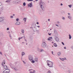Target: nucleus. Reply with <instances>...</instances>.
Returning <instances> with one entry per match:
<instances>
[{
	"label": "nucleus",
	"instance_id": "f257e3e1",
	"mask_svg": "<svg viewBox=\"0 0 73 73\" xmlns=\"http://www.w3.org/2000/svg\"><path fill=\"white\" fill-rule=\"evenodd\" d=\"M39 4L42 10V11H44L45 8V3L44 2L41 1L39 3Z\"/></svg>",
	"mask_w": 73,
	"mask_h": 73
},
{
	"label": "nucleus",
	"instance_id": "f03ea898",
	"mask_svg": "<svg viewBox=\"0 0 73 73\" xmlns=\"http://www.w3.org/2000/svg\"><path fill=\"white\" fill-rule=\"evenodd\" d=\"M28 57L29 60L31 61L32 63H35V61L33 60V57L32 56V55H30Z\"/></svg>",
	"mask_w": 73,
	"mask_h": 73
},
{
	"label": "nucleus",
	"instance_id": "7ed1b4c3",
	"mask_svg": "<svg viewBox=\"0 0 73 73\" xmlns=\"http://www.w3.org/2000/svg\"><path fill=\"white\" fill-rule=\"evenodd\" d=\"M41 46L42 48H45L46 46V42H42V43Z\"/></svg>",
	"mask_w": 73,
	"mask_h": 73
},
{
	"label": "nucleus",
	"instance_id": "20e7f679",
	"mask_svg": "<svg viewBox=\"0 0 73 73\" xmlns=\"http://www.w3.org/2000/svg\"><path fill=\"white\" fill-rule=\"evenodd\" d=\"M5 64V61L3 62L2 63V65L3 66H4V68L5 69H7L8 67H7V66L6 65L4 66V64Z\"/></svg>",
	"mask_w": 73,
	"mask_h": 73
},
{
	"label": "nucleus",
	"instance_id": "39448f33",
	"mask_svg": "<svg viewBox=\"0 0 73 73\" xmlns=\"http://www.w3.org/2000/svg\"><path fill=\"white\" fill-rule=\"evenodd\" d=\"M10 70L9 69H6L3 72V73H9Z\"/></svg>",
	"mask_w": 73,
	"mask_h": 73
},
{
	"label": "nucleus",
	"instance_id": "423d86ee",
	"mask_svg": "<svg viewBox=\"0 0 73 73\" xmlns=\"http://www.w3.org/2000/svg\"><path fill=\"white\" fill-rule=\"evenodd\" d=\"M37 50L39 52H44V50L42 49H40L39 48H37Z\"/></svg>",
	"mask_w": 73,
	"mask_h": 73
},
{
	"label": "nucleus",
	"instance_id": "0eeeda50",
	"mask_svg": "<svg viewBox=\"0 0 73 73\" xmlns=\"http://www.w3.org/2000/svg\"><path fill=\"white\" fill-rule=\"evenodd\" d=\"M47 65L51 64H53V62L51 61H49V60H47Z\"/></svg>",
	"mask_w": 73,
	"mask_h": 73
},
{
	"label": "nucleus",
	"instance_id": "6e6552de",
	"mask_svg": "<svg viewBox=\"0 0 73 73\" xmlns=\"http://www.w3.org/2000/svg\"><path fill=\"white\" fill-rule=\"evenodd\" d=\"M55 39L56 41H57V42H58V41H59V39L57 36H55Z\"/></svg>",
	"mask_w": 73,
	"mask_h": 73
},
{
	"label": "nucleus",
	"instance_id": "1a4fd4ad",
	"mask_svg": "<svg viewBox=\"0 0 73 73\" xmlns=\"http://www.w3.org/2000/svg\"><path fill=\"white\" fill-rule=\"evenodd\" d=\"M1 22H2V21H4L5 19L3 17H0Z\"/></svg>",
	"mask_w": 73,
	"mask_h": 73
},
{
	"label": "nucleus",
	"instance_id": "9d476101",
	"mask_svg": "<svg viewBox=\"0 0 73 73\" xmlns=\"http://www.w3.org/2000/svg\"><path fill=\"white\" fill-rule=\"evenodd\" d=\"M54 33L55 35H58V33L57 32V30H54Z\"/></svg>",
	"mask_w": 73,
	"mask_h": 73
},
{
	"label": "nucleus",
	"instance_id": "9b49d317",
	"mask_svg": "<svg viewBox=\"0 0 73 73\" xmlns=\"http://www.w3.org/2000/svg\"><path fill=\"white\" fill-rule=\"evenodd\" d=\"M47 65H48L49 67L51 68L52 67H53V63H52L51 64H48Z\"/></svg>",
	"mask_w": 73,
	"mask_h": 73
},
{
	"label": "nucleus",
	"instance_id": "f8f14e48",
	"mask_svg": "<svg viewBox=\"0 0 73 73\" xmlns=\"http://www.w3.org/2000/svg\"><path fill=\"white\" fill-rule=\"evenodd\" d=\"M52 37H49V38H48L47 39L48 40V41H52Z\"/></svg>",
	"mask_w": 73,
	"mask_h": 73
},
{
	"label": "nucleus",
	"instance_id": "ddd939ff",
	"mask_svg": "<svg viewBox=\"0 0 73 73\" xmlns=\"http://www.w3.org/2000/svg\"><path fill=\"white\" fill-rule=\"evenodd\" d=\"M68 18L70 20H72V16L71 15H69L68 16Z\"/></svg>",
	"mask_w": 73,
	"mask_h": 73
},
{
	"label": "nucleus",
	"instance_id": "4468645a",
	"mask_svg": "<svg viewBox=\"0 0 73 73\" xmlns=\"http://www.w3.org/2000/svg\"><path fill=\"white\" fill-rule=\"evenodd\" d=\"M20 22H18L15 23L16 25H20Z\"/></svg>",
	"mask_w": 73,
	"mask_h": 73
},
{
	"label": "nucleus",
	"instance_id": "2eb2a0df",
	"mask_svg": "<svg viewBox=\"0 0 73 73\" xmlns=\"http://www.w3.org/2000/svg\"><path fill=\"white\" fill-rule=\"evenodd\" d=\"M10 66H11V67L13 69H14V70H17V68H14V67H13L12 66V65H10Z\"/></svg>",
	"mask_w": 73,
	"mask_h": 73
},
{
	"label": "nucleus",
	"instance_id": "dca6fc26",
	"mask_svg": "<svg viewBox=\"0 0 73 73\" xmlns=\"http://www.w3.org/2000/svg\"><path fill=\"white\" fill-rule=\"evenodd\" d=\"M64 66V65L62 64H60L59 65V66L61 68H63V66Z\"/></svg>",
	"mask_w": 73,
	"mask_h": 73
},
{
	"label": "nucleus",
	"instance_id": "f3484780",
	"mask_svg": "<svg viewBox=\"0 0 73 73\" xmlns=\"http://www.w3.org/2000/svg\"><path fill=\"white\" fill-rule=\"evenodd\" d=\"M25 38V36H22L21 37H19L18 38V40H20V39H21V38Z\"/></svg>",
	"mask_w": 73,
	"mask_h": 73
},
{
	"label": "nucleus",
	"instance_id": "a211bd4d",
	"mask_svg": "<svg viewBox=\"0 0 73 73\" xmlns=\"http://www.w3.org/2000/svg\"><path fill=\"white\" fill-rule=\"evenodd\" d=\"M32 3H29V4L28 5V6L29 7H32L31 6H32Z\"/></svg>",
	"mask_w": 73,
	"mask_h": 73
},
{
	"label": "nucleus",
	"instance_id": "6ab92c4d",
	"mask_svg": "<svg viewBox=\"0 0 73 73\" xmlns=\"http://www.w3.org/2000/svg\"><path fill=\"white\" fill-rule=\"evenodd\" d=\"M34 28L35 29H36V31H37V30H36V28H37V26H36V24H35L34 25Z\"/></svg>",
	"mask_w": 73,
	"mask_h": 73
},
{
	"label": "nucleus",
	"instance_id": "aec40b11",
	"mask_svg": "<svg viewBox=\"0 0 73 73\" xmlns=\"http://www.w3.org/2000/svg\"><path fill=\"white\" fill-rule=\"evenodd\" d=\"M24 30L23 29H22L21 30V32H22V33H24Z\"/></svg>",
	"mask_w": 73,
	"mask_h": 73
},
{
	"label": "nucleus",
	"instance_id": "412c9836",
	"mask_svg": "<svg viewBox=\"0 0 73 73\" xmlns=\"http://www.w3.org/2000/svg\"><path fill=\"white\" fill-rule=\"evenodd\" d=\"M57 54L58 56H60L61 55V52H59Z\"/></svg>",
	"mask_w": 73,
	"mask_h": 73
},
{
	"label": "nucleus",
	"instance_id": "4be33fe9",
	"mask_svg": "<svg viewBox=\"0 0 73 73\" xmlns=\"http://www.w3.org/2000/svg\"><path fill=\"white\" fill-rule=\"evenodd\" d=\"M59 58L60 60H61L62 61H64V60H65V59L64 58Z\"/></svg>",
	"mask_w": 73,
	"mask_h": 73
},
{
	"label": "nucleus",
	"instance_id": "5701e85b",
	"mask_svg": "<svg viewBox=\"0 0 73 73\" xmlns=\"http://www.w3.org/2000/svg\"><path fill=\"white\" fill-rule=\"evenodd\" d=\"M13 4H17L16 3V1H13Z\"/></svg>",
	"mask_w": 73,
	"mask_h": 73
},
{
	"label": "nucleus",
	"instance_id": "b1692460",
	"mask_svg": "<svg viewBox=\"0 0 73 73\" xmlns=\"http://www.w3.org/2000/svg\"><path fill=\"white\" fill-rule=\"evenodd\" d=\"M25 55V52H22V56H24V55Z\"/></svg>",
	"mask_w": 73,
	"mask_h": 73
},
{
	"label": "nucleus",
	"instance_id": "393cba45",
	"mask_svg": "<svg viewBox=\"0 0 73 73\" xmlns=\"http://www.w3.org/2000/svg\"><path fill=\"white\" fill-rule=\"evenodd\" d=\"M69 39H71L72 38V36H71V35L70 34L69 35Z\"/></svg>",
	"mask_w": 73,
	"mask_h": 73
},
{
	"label": "nucleus",
	"instance_id": "a878e982",
	"mask_svg": "<svg viewBox=\"0 0 73 73\" xmlns=\"http://www.w3.org/2000/svg\"><path fill=\"white\" fill-rule=\"evenodd\" d=\"M15 1H16V3L17 4V3H19V0H16Z\"/></svg>",
	"mask_w": 73,
	"mask_h": 73
},
{
	"label": "nucleus",
	"instance_id": "bb28decb",
	"mask_svg": "<svg viewBox=\"0 0 73 73\" xmlns=\"http://www.w3.org/2000/svg\"><path fill=\"white\" fill-rule=\"evenodd\" d=\"M54 46L55 47H57V44H56V43H54Z\"/></svg>",
	"mask_w": 73,
	"mask_h": 73
},
{
	"label": "nucleus",
	"instance_id": "cd10ccee",
	"mask_svg": "<svg viewBox=\"0 0 73 73\" xmlns=\"http://www.w3.org/2000/svg\"><path fill=\"white\" fill-rule=\"evenodd\" d=\"M30 73H35V70H33V72L31 71Z\"/></svg>",
	"mask_w": 73,
	"mask_h": 73
},
{
	"label": "nucleus",
	"instance_id": "c85d7f7f",
	"mask_svg": "<svg viewBox=\"0 0 73 73\" xmlns=\"http://www.w3.org/2000/svg\"><path fill=\"white\" fill-rule=\"evenodd\" d=\"M23 6H25L26 5V3H25V2L23 3Z\"/></svg>",
	"mask_w": 73,
	"mask_h": 73
},
{
	"label": "nucleus",
	"instance_id": "c756f323",
	"mask_svg": "<svg viewBox=\"0 0 73 73\" xmlns=\"http://www.w3.org/2000/svg\"><path fill=\"white\" fill-rule=\"evenodd\" d=\"M27 20V19H26V18H24V19H23V20L24 21H25H25H26V20Z\"/></svg>",
	"mask_w": 73,
	"mask_h": 73
},
{
	"label": "nucleus",
	"instance_id": "7c9ffc66",
	"mask_svg": "<svg viewBox=\"0 0 73 73\" xmlns=\"http://www.w3.org/2000/svg\"><path fill=\"white\" fill-rule=\"evenodd\" d=\"M8 2H9V0H7L6 1V3H8Z\"/></svg>",
	"mask_w": 73,
	"mask_h": 73
},
{
	"label": "nucleus",
	"instance_id": "2f4dec72",
	"mask_svg": "<svg viewBox=\"0 0 73 73\" xmlns=\"http://www.w3.org/2000/svg\"><path fill=\"white\" fill-rule=\"evenodd\" d=\"M33 0H27L28 1H32Z\"/></svg>",
	"mask_w": 73,
	"mask_h": 73
},
{
	"label": "nucleus",
	"instance_id": "473e14b6",
	"mask_svg": "<svg viewBox=\"0 0 73 73\" xmlns=\"http://www.w3.org/2000/svg\"><path fill=\"white\" fill-rule=\"evenodd\" d=\"M16 20L17 21H19V18H17V19H16Z\"/></svg>",
	"mask_w": 73,
	"mask_h": 73
},
{
	"label": "nucleus",
	"instance_id": "72a5a7b5",
	"mask_svg": "<svg viewBox=\"0 0 73 73\" xmlns=\"http://www.w3.org/2000/svg\"><path fill=\"white\" fill-rule=\"evenodd\" d=\"M68 7H69L70 8H71V7H72V5H68Z\"/></svg>",
	"mask_w": 73,
	"mask_h": 73
},
{
	"label": "nucleus",
	"instance_id": "f704fd0d",
	"mask_svg": "<svg viewBox=\"0 0 73 73\" xmlns=\"http://www.w3.org/2000/svg\"><path fill=\"white\" fill-rule=\"evenodd\" d=\"M9 36L10 38H11V39H12V36H11V35H9Z\"/></svg>",
	"mask_w": 73,
	"mask_h": 73
},
{
	"label": "nucleus",
	"instance_id": "c9c22d12",
	"mask_svg": "<svg viewBox=\"0 0 73 73\" xmlns=\"http://www.w3.org/2000/svg\"><path fill=\"white\" fill-rule=\"evenodd\" d=\"M10 18H11V19H12V18H13V16H11Z\"/></svg>",
	"mask_w": 73,
	"mask_h": 73
},
{
	"label": "nucleus",
	"instance_id": "e433bc0d",
	"mask_svg": "<svg viewBox=\"0 0 73 73\" xmlns=\"http://www.w3.org/2000/svg\"><path fill=\"white\" fill-rule=\"evenodd\" d=\"M23 61L24 64H26V62H24V60H23Z\"/></svg>",
	"mask_w": 73,
	"mask_h": 73
},
{
	"label": "nucleus",
	"instance_id": "4c0bfd02",
	"mask_svg": "<svg viewBox=\"0 0 73 73\" xmlns=\"http://www.w3.org/2000/svg\"><path fill=\"white\" fill-rule=\"evenodd\" d=\"M56 26V27H59V25H58L57 24H55Z\"/></svg>",
	"mask_w": 73,
	"mask_h": 73
},
{
	"label": "nucleus",
	"instance_id": "58836bf2",
	"mask_svg": "<svg viewBox=\"0 0 73 73\" xmlns=\"http://www.w3.org/2000/svg\"><path fill=\"white\" fill-rule=\"evenodd\" d=\"M62 19L65 20V17H63L62 18Z\"/></svg>",
	"mask_w": 73,
	"mask_h": 73
},
{
	"label": "nucleus",
	"instance_id": "ea45409f",
	"mask_svg": "<svg viewBox=\"0 0 73 73\" xmlns=\"http://www.w3.org/2000/svg\"><path fill=\"white\" fill-rule=\"evenodd\" d=\"M9 29L8 27L7 28V31H9Z\"/></svg>",
	"mask_w": 73,
	"mask_h": 73
},
{
	"label": "nucleus",
	"instance_id": "a19ab883",
	"mask_svg": "<svg viewBox=\"0 0 73 73\" xmlns=\"http://www.w3.org/2000/svg\"><path fill=\"white\" fill-rule=\"evenodd\" d=\"M0 54H1V55H3L2 52H0Z\"/></svg>",
	"mask_w": 73,
	"mask_h": 73
},
{
	"label": "nucleus",
	"instance_id": "79ce46f5",
	"mask_svg": "<svg viewBox=\"0 0 73 73\" xmlns=\"http://www.w3.org/2000/svg\"><path fill=\"white\" fill-rule=\"evenodd\" d=\"M62 44L63 45H65V44H64V43L63 42H62Z\"/></svg>",
	"mask_w": 73,
	"mask_h": 73
},
{
	"label": "nucleus",
	"instance_id": "37998d69",
	"mask_svg": "<svg viewBox=\"0 0 73 73\" xmlns=\"http://www.w3.org/2000/svg\"><path fill=\"white\" fill-rule=\"evenodd\" d=\"M51 53H52V54H53V55H54V54H53V51H52L51 52Z\"/></svg>",
	"mask_w": 73,
	"mask_h": 73
},
{
	"label": "nucleus",
	"instance_id": "c03bdc74",
	"mask_svg": "<svg viewBox=\"0 0 73 73\" xmlns=\"http://www.w3.org/2000/svg\"><path fill=\"white\" fill-rule=\"evenodd\" d=\"M51 73V72H50V71H49L48 72V73Z\"/></svg>",
	"mask_w": 73,
	"mask_h": 73
},
{
	"label": "nucleus",
	"instance_id": "a18cd8bd",
	"mask_svg": "<svg viewBox=\"0 0 73 73\" xmlns=\"http://www.w3.org/2000/svg\"><path fill=\"white\" fill-rule=\"evenodd\" d=\"M35 61H37V58H36L35 59Z\"/></svg>",
	"mask_w": 73,
	"mask_h": 73
},
{
	"label": "nucleus",
	"instance_id": "49530a36",
	"mask_svg": "<svg viewBox=\"0 0 73 73\" xmlns=\"http://www.w3.org/2000/svg\"><path fill=\"white\" fill-rule=\"evenodd\" d=\"M24 39H25V41H26V42H27V40L25 39V38H24Z\"/></svg>",
	"mask_w": 73,
	"mask_h": 73
},
{
	"label": "nucleus",
	"instance_id": "de8ad7c7",
	"mask_svg": "<svg viewBox=\"0 0 73 73\" xmlns=\"http://www.w3.org/2000/svg\"><path fill=\"white\" fill-rule=\"evenodd\" d=\"M37 28H39L40 27V26H37Z\"/></svg>",
	"mask_w": 73,
	"mask_h": 73
},
{
	"label": "nucleus",
	"instance_id": "09e8293b",
	"mask_svg": "<svg viewBox=\"0 0 73 73\" xmlns=\"http://www.w3.org/2000/svg\"><path fill=\"white\" fill-rule=\"evenodd\" d=\"M60 5H61V6H62V5H63V4H62V3H61L60 4Z\"/></svg>",
	"mask_w": 73,
	"mask_h": 73
},
{
	"label": "nucleus",
	"instance_id": "8fccbe9b",
	"mask_svg": "<svg viewBox=\"0 0 73 73\" xmlns=\"http://www.w3.org/2000/svg\"><path fill=\"white\" fill-rule=\"evenodd\" d=\"M57 23V24H59L60 23V22L58 21Z\"/></svg>",
	"mask_w": 73,
	"mask_h": 73
},
{
	"label": "nucleus",
	"instance_id": "3c124183",
	"mask_svg": "<svg viewBox=\"0 0 73 73\" xmlns=\"http://www.w3.org/2000/svg\"><path fill=\"white\" fill-rule=\"evenodd\" d=\"M51 34H52V33L49 34V33H48V35L50 36L51 35Z\"/></svg>",
	"mask_w": 73,
	"mask_h": 73
},
{
	"label": "nucleus",
	"instance_id": "603ef678",
	"mask_svg": "<svg viewBox=\"0 0 73 73\" xmlns=\"http://www.w3.org/2000/svg\"><path fill=\"white\" fill-rule=\"evenodd\" d=\"M2 5V4H1V3L0 2V6H1V5Z\"/></svg>",
	"mask_w": 73,
	"mask_h": 73
},
{
	"label": "nucleus",
	"instance_id": "864d4df0",
	"mask_svg": "<svg viewBox=\"0 0 73 73\" xmlns=\"http://www.w3.org/2000/svg\"><path fill=\"white\" fill-rule=\"evenodd\" d=\"M64 49H66V47H64Z\"/></svg>",
	"mask_w": 73,
	"mask_h": 73
},
{
	"label": "nucleus",
	"instance_id": "5fc2aeb1",
	"mask_svg": "<svg viewBox=\"0 0 73 73\" xmlns=\"http://www.w3.org/2000/svg\"><path fill=\"white\" fill-rule=\"evenodd\" d=\"M10 1V0H9V2H8L7 3H11V1Z\"/></svg>",
	"mask_w": 73,
	"mask_h": 73
},
{
	"label": "nucleus",
	"instance_id": "6e6d98bb",
	"mask_svg": "<svg viewBox=\"0 0 73 73\" xmlns=\"http://www.w3.org/2000/svg\"><path fill=\"white\" fill-rule=\"evenodd\" d=\"M8 34H10V32L8 31Z\"/></svg>",
	"mask_w": 73,
	"mask_h": 73
},
{
	"label": "nucleus",
	"instance_id": "4d7b16f0",
	"mask_svg": "<svg viewBox=\"0 0 73 73\" xmlns=\"http://www.w3.org/2000/svg\"><path fill=\"white\" fill-rule=\"evenodd\" d=\"M71 48L72 49H73V46H71Z\"/></svg>",
	"mask_w": 73,
	"mask_h": 73
},
{
	"label": "nucleus",
	"instance_id": "13d9d810",
	"mask_svg": "<svg viewBox=\"0 0 73 73\" xmlns=\"http://www.w3.org/2000/svg\"><path fill=\"white\" fill-rule=\"evenodd\" d=\"M31 70H32V69H30V70H29V71H31Z\"/></svg>",
	"mask_w": 73,
	"mask_h": 73
},
{
	"label": "nucleus",
	"instance_id": "bf43d9fd",
	"mask_svg": "<svg viewBox=\"0 0 73 73\" xmlns=\"http://www.w3.org/2000/svg\"><path fill=\"white\" fill-rule=\"evenodd\" d=\"M68 15H70V13H68Z\"/></svg>",
	"mask_w": 73,
	"mask_h": 73
},
{
	"label": "nucleus",
	"instance_id": "052dcab7",
	"mask_svg": "<svg viewBox=\"0 0 73 73\" xmlns=\"http://www.w3.org/2000/svg\"><path fill=\"white\" fill-rule=\"evenodd\" d=\"M48 21H50V19H48Z\"/></svg>",
	"mask_w": 73,
	"mask_h": 73
},
{
	"label": "nucleus",
	"instance_id": "680f3d73",
	"mask_svg": "<svg viewBox=\"0 0 73 73\" xmlns=\"http://www.w3.org/2000/svg\"><path fill=\"white\" fill-rule=\"evenodd\" d=\"M39 23L38 22H37V24H39Z\"/></svg>",
	"mask_w": 73,
	"mask_h": 73
},
{
	"label": "nucleus",
	"instance_id": "e2e57ef3",
	"mask_svg": "<svg viewBox=\"0 0 73 73\" xmlns=\"http://www.w3.org/2000/svg\"><path fill=\"white\" fill-rule=\"evenodd\" d=\"M15 14H14L13 15V16H15Z\"/></svg>",
	"mask_w": 73,
	"mask_h": 73
},
{
	"label": "nucleus",
	"instance_id": "0e129e2a",
	"mask_svg": "<svg viewBox=\"0 0 73 73\" xmlns=\"http://www.w3.org/2000/svg\"><path fill=\"white\" fill-rule=\"evenodd\" d=\"M4 55H5V56L6 57L7 56L6 55V54H5Z\"/></svg>",
	"mask_w": 73,
	"mask_h": 73
},
{
	"label": "nucleus",
	"instance_id": "69168bd1",
	"mask_svg": "<svg viewBox=\"0 0 73 73\" xmlns=\"http://www.w3.org/2000/svg\"><path fill=\"white\" fill-rule=\"evenodd\" d=\"M2 36H4V35L3 33H2Z\"/></svg>",
	"mask_w": 73,
	"mask_h": 73
},
{
	"label": "nucleus",
	"instance_id": "338daca9",
	"mask_svg": "<svg viewBox=\"0 0 73 73\" xmlns=\"http://www.w3.org/2000/svg\"><path fill=\"white\" fill-rule=\"evenodd\" d=\"M2 10H4V9H3V8H2Z\"/></svg>",
	"mask_w": 73,
	"mask_h": 73
},
{
	"label": "nucleus",
	"instance_id": "774afa93",
	"mask_svg": "<svg viewBox=\"0 0 73 73\" xmlns=\"http://www.w3.org/2000/svg\"><path fill=\"white\" fill-rule=\"evenodd\" d=\"M15 64H17V62H15Z\"/></svg>",
	"mask_w": 73,
	"mask_h": 73
}]
</instances>
